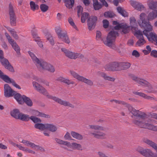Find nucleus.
<instances>
[{
    "label": "nucleus",
    "mask_w": 157,
    "mask_h": 157,
    "mask_svg": "<svg viewBox=\"0 0 157 157\" xmlns=\"http://www.w3.org/2000/svg\"><path fill=\"white\" fill-rule=\"evenodd\" d=\"M113 101L116 103L125 105L128 108L129 111L133 116L136 117L133 120V122L135 124L141 128L157 132V126H154L146 122L144 118L146 117L147 115L145 113L136 110L130 105L124 101L116 100H113Z\"/></svg>",
    "instance_id": "obj_1"
},
{
    "label": "nucleus",
    "mask_w": 157,
    "mask_h": 157,
    "mask_svg": "<svg viewBox=\"0 0 157 157\" xmlns=\"http://www.w3.org/2000/svg\"><path fill=\"white\" fill-rule=\"evenodd\" d=\"M70 73L74 78L77 79L79 81L82 82L90 86H92L93 85V83L91 81L79 75L74 71H70Z\"/></svg>",
    "instance_id": "obj_8"
},
{
    "label": "nucleus",
    "mask_w": 157,
    "mask_h": 157,
    "mask_svg": "<svg viewBox=\"0 0 157 157\" xmlns=\"http://www.w3.org/2000/svg\"><path fill=\"white\" fill-rule=\"evenodd\" d=\"M133 93L135 94L138 95L146 99L150 100H153V99H154L153 97L149 96H147L145 94L142 92H139L136 91H134L133 92Z\"/></svg>",
    "instance_id": "obj_21"
},
{
    "label": "nucleus",
    "mask_w": 157,
    "mask_h": 157,
    "mask_svg": "<svg viewBox=\"0 0 157 157\" xmlns=\"http://www.w3.org/2000/svg\"><path fill=\"white\" fill-rule=\"evenodd\" d=\"M77 13L78 17L80 16L83 11V8L81 6H77Z\"/></svg>",
    "instance_id": "obj_51"
},
{
    "label": "nucleus",
    "mask_w": 157,
    "mask_h": 157,
    "mask_svg": "<svg viewBox=\"0 0 157 157\" xmlns=\"http://www.w3.org/2000/svg\"><path fill=\"white\" fill-rule=\"evenodd\" d=\"M20 113L18 109H15L11 112L10 114L12 116L16 119H17Z\"/></svg>",
    "instance_id": "obj_29"
},
{
    "label": "nucleus",
    "mask_w": 157,
    "mask_h": 157,
    "mask_svg": "<svg viewBox=\"0 0 157 157\" xmlns=\"http://www.w3.org/2000/svg\"><path fill=\"white\" fill-rule=\"evenodd\" d=\"M131 64L128 62H124L119 63L120 70L127 69L130 67Z\"/></svg>",
    "instance_id": "obj_23"
},
{
    "label": "nucleus",
    "mask_w": 157,
    "mask_h": 157,
    "mask_svg": "<svg viewBox=\"0 0 157 157\" xmlns=\"http://www.w3.org/2000/svg\"><path fill=\"white\" fill-rule=\"evenodd\" d=\"M55 30L58 37L60 39L67 44H69L70 43V39L66 31L62 30L59 27H56Z\"/></svg>",
    "instance_id": "obj_6"
},
{
    "label": "nucleus",
    "mask_w": 157,
    "mask_h": 157,
    "mask_svg": "<svg viewBox=\"0 0 157 157\" xmlns=\"http://www.w3.org/2000/svg\"><path fill=\"white\" fill-rule=\"evenodd\" d=\"M30 119L34 123H40L41 122V120L39 118L34 116H32L30 117Z\"/></svg>",
    "instance_id": "obj_42"
},
{
    "label": "nucleus",
    "mask_w": 157,
    "mask_h": 157,
    "mask_svg": "<svg viewBox=\"0 0 157 157\" xmlns=\"http://www.w3.org/2000/svg\"><path fill=\"white\" fill-rule=\"evenodd\" d=\"M59 80L60 81L65 83L68 85H69L70 84H74L75 83V82L74 81H70L68 79H66L64 78L60 77L59 78Z\"/></svg>",
    "instance_id": "obj_37"
},
{
    "label": "nucleus",
    "mask_w": 157,
    "mask_h": 157,
    "mask_svg": "<svg viewBox=\"0 0 157 157\" xmlns=\"http://www.w3.org/2000/svg\"><path fill=\"white\" fill-rule=\"evenodd\" d=\"M97 18L96 17L92 16L87 20V25L89 30L94 29L95 26Z\"/></svg>",
    "instance_id": "obj_12"
},
{
    "label": "nucleus",
    "mask_w": 157,
    "mask_h": 157,
    "mask_svg": "<svg viewBox=\"0 0 157 157\" xmlns=\"http://www.w3.org/2000/svg\"><path fill=\"white\" fill-rule=\"evenodd\" d=\"M138 83L140 85L144 87H146L149 85V83L147 81L141 78L138 79Z\"/></svg>",
    "instance_id": "obj_34"
},
{
    "label": "nucleus",
    "mask_w": 157,
    "mask_h": 157,
    "mask_svg": "<svg viewBox=\"0 0 157 157\" xmlns=\"http://www.w3.org/2000/svg\"><path fill=\"white\" fill-rule=\"evenodd\" d=\"M118 35L117 31H112L108 34L106 40H103V43L106 46L112 48L113 45V42L115 41L116 36Z\"/></svg>",
    "instance_id": "obj_5"
},
{
    "label": "nucleus",
    "mask_w": 157,
    "mask_h": 157,
    "mask_svg": "<svg viewBox=\"0 0 157 157\" xmlns=\"http://www.w3.org/2000/svg\"><path fill=\"white\" fill-rule=\"evenodd\" d=\"M151 56L155 58L157 57V51L152 50L151 52Z\"/></svg>",
    "instance_id": "obj_60"
},
{
    "label": "nucleus",
    "mask_w": 157,
    "mask_h": 157,
    "mask_svg": "<svg viewBox=\"0 0 157 157\" xmlns=\"http://www.w3.org/2000/svg\"><path fill=\"white\" fill-rule=\"evenodd\" d=\"M33 87L36 90L44 95L46 96L49 98L52 99L55 101L65 106H69L72 108L74 107V105L70 103L69 102L63 100L56 97L50 95L46 90L37 82L33 81Z\"/></svg>",
    "instance_id": "obj_2"
},
{
    "label": "nucleus",
    "mask_w": 157,
    "mask_h": 157,
    "mask_svg": "<svg viewBox=\"0 0 157 157\" xmlns=\"http://www.w3.org/2000/svg\"><path fill=\"white\" fill-rule=\"evenodd\" d=\"M67 144V146L68 147L73 149H77L79 150H82V146L80 144L75 143H73L71 144L69 142H68Z\"/></svg>",
    "instance_id": "obj_18"
},
{
    "label": "nucleus",
    "mask_w": 157,
    "mask_h": 157,
    "mask_svg": "<svg viewBox=\"0 0 157 157\" xmlns=\"http://www.w3.org/2000/svg\"><path fill=\"white\" fill-rule=\"evenodd\" d=\"M33 79L34 80H36L39 82H42V80L41 78H38L37 77L35 76H33Z\"/></svg>",
    "instance_id": "obj_64"
},
{
    "label": "nucleus",
    "mask_w": 157,
    "mask_h": 157,
    "mask_svg": "<svg viewBox=\"0 0 157 157\" xmlns=\"http://www.w3.org/2000/svg\"><path fill=\"white\" fill-rule=\"evenodd\" d=\"M103 26L105 28H107L109 25V22L107 20H104L103 21Z\"/></svg>",
    "instance_id": "obj_55"
},
{
    "label": "nucleus",
    "mask_w": 157,
    "mask_h": 157,
    "mask_svg": "<svg viewBox=\"0 0 157 157\" xmlns=\"http://www.w3.org/2000/svg\"><path fill=\"white\" fill-rule=\"evenodd\" d=\"M41 10L43 12H46L48 9V7L45 4H42L40 6Z\"/></svg>",
    "instance_id": "obj_47"
},
{
    "label": "nucleus",
    "mask_w": 157,
    "mask_h": 157,
    "mask_svg": "<svg viewBox=\"0 0 157 157\" xmlns=\"http://www.w3.org/2000/svg\"><path fill=\"white\" fill-rule=\"evenodd\" d=\"M96 38V40H102L101 38V33L100 31H97Z\"/></svg>",
    "instance_id": "obj_50"
},
{
    "label": "nucleus",
    "mask_w": 157,
    "mask_h": 157,
    "mask_svg": "<svg viewBox=\"0 0 157 157\" xmlns=\"http://www.w3.org/2000/svg\"><path fill=\"white\" fill-rule=\"evenodd\" d=\"M17 119H19L23 121H28L30 120V117L27 114H25L21 113Z\"/></svg>",
    "instance_id": "obj_22"
},
{
    "label": "nucleus",
    "mask_w": 157,
    "mask_h": 157,
    "mask_svg": "<svg viewBox=\"0 0 157 157\" xmlns=\"http://www.w3.org/2000/svg\"><path fill=\"white\" fill-rule=\"evenodd\" d=\"M59 80L60 81L65 83L68 85H69L70 84H74L75 83V82L74 81H70L68 79H66L64 78L60 77L59 78Z\"/></svg>",
    "instance_id": "obj_36"
},
{
    "label": "nucleus",
    "mask_w": 157,
    "mask_h": 157,
    "mask_svg": "<svg viewBox=\"0 0 157 157\" xmlns=\"http://www.w3.org/2000/svg\"><path fill=\"white\" fill-rule=\"evenodd\" d=\"M146 87H147V88L146 91L147 92L149 93H155L156 92V88L153 87L150 83Z\"/></svg>",
    "instance_id": "obj_28"
},
{
    "label": "nucleus",
    "mask_w": 157,
    "mask_h": 157,
    "mask_svg": "<svg viewBox=\"0 0 157 157\" xmlns=\"http://www.w3.org/2000/svg\"><path fill=\"white\" fill-rule=\"evenodd\" d=\"M55 140L59 144L64 145L67 146V145H68L67 144L68 142L67 141H64L57 138H56L55 139Z\"/></svg>",
    "instance_id": "obj_49"
},
{
    "label": "nucleus",
    "mask_w": 157,
    "mask_h": 157,
    "mask_svg": "<svg viewBox=\"0 0 157 157\" xmlns=\"http://www.w3.org/2000/svg\"><path fill=\"white\" fill-rule=\"evenodd\" d=\"M21 150L32 154H35V152L34 151L30 149L27 147L23 146Z\"/></svg>",
    "instance_id": "obj_45"
},
{
    "label": "nucleus",
    "mask_w": 157,
    "mask_h": 157,
    "mask_svg": "<svg viewBox=\"0 0 157 157\" xmlns=\"http://www.w3.org/2000/svg\"><path fill=\"white\" fill-rule=\"evenodd\" d=\"M66 6L68 8L72 7L74 3V0H63Z\"/></svg>",
    "instance_id": "obj_32"
},
{
    "label": "nucleus",
    "mask_w": 157,
    "mask_h": 157,
    "mask_svg": "<svg viewBox=\"0 0 157 157\" xmlns=\"http://www.w3.org/2000/svg\"><path fill=\"white\" fill-rule=\"evenodd\" d=\"M111 71H116L120 70L119 63L117 62H113L111 63Z\"/></svg>",
    "instance_id": "obj_30"
},
{
    "label": "nucleus",
    "mask_w": 157,
    "mask_h": 157,
    "mask_svg": "<svg viewBox=\"0 0 157 157\" xmlns=\"http://www.w3.org/2000/svg\"><path fill=\"white\" fill-rule=\"evenodd\" d=\"M117 11L124 17L128 16V13L123 8L118 7L117 8Z\"/></svg>",
    "instance_id": "obj_31"
},
{
    "label": "nucleus",
    "mask_w": 157,
    "mask_h": 157,
    "mask_svg": "<svg viewBox=\"0 0 157 157\" xmlns=\"http://www.w3.org/2000/svg\"><path fill=\"white\" fill-rule=\"evenodd\" d=\"M136 150L140 154L145 157H156L157 155L154 153L150 149H144L140 147L136 148Z\"/></svg>",
    "instance_id": "obj_7"
},
{
    "label": "nucleus",
    "mask_w": 157,
    "mask_h": 157,
    "mask_svg": "<svg viewBox=\"0 0 157 157\" xmlns=\"http://www.w3.org/2000/svg\"><path fill=\"white\" fill-rule=\"evenodd\" d=\"M124 25L121 24H118L116 26H115L114 29L115 30H118L120 29L121 28H124Z\"/></svg>",
    "instance_id": "obj_58"
},
{
    "label": "nucleus",
    "mask_w": 157,
    "mask_h": 157,
    "mask_svg": "<svg viewBox=\"0 0 157 157\" xmlns=\"http://www.w3.org/2000/svg\"><path fill=\"white\" fill-rule=\"evenodd\" d=\"M99 75L102 77L105 80L110 81H114L115 78L113 77L108 76L106 74L103 72H101L99 73Z\"/></svg>",
    "instance_id": "obj_20"
},
{
    "label": "nucleus",
    "mask_w": 157,
    "mask_h": 157,
    "mask_svg": "<svg viewBox=\"0 0 157 157\" xmlns=\"http://www.w3.org/2000/svg\"><path fill=\"white\" fill-rule=\"evenodd\" d=\"M65 139L66 140H71L72 138L70 134L69 133L67 132L65 135L64 136Z\"/></svg>",
    "instance_id": "obj_57"
},
{
    "label": "nucleus",
    "mask_w": 157,
    "mask_h": 157,
    "mask_svg": "<svg viewBox=\"0 0 157 157\" xmlns=\"http://www.w3.org/2000/svg\"><path fill=\"white\" fill-rule=\"evenodd\" d=\"M84 56L82 54L78 53H76L75 59L77 58H79L80 59H82L84 58Z\"/></svg>",
    "instance_id": "obj_63"
},
{
    "label": "nucleus",
    "mask_w": 157,
    "mask_h": 157,
    "mask_svg": "<svg viewBox=\"0 0 157 157\" xmlns=\"http://www.w3.org/2000/svg\"><path fill=\"white\" fill-rule=\"evenodd\" d=\"M28 53L33 62L40 71L43 70H46L52 73L55 71V68L52 65L45 61H40L33 52L30 51L28 52Z\"/></svg>",
    "instance_id": "obj_3"
},
{
    "label": "nucleus",
    "mask_w": 157,
    "mask_h": 157,
    "mask_svg": "<svg viewBox=\"0 0 157 157\" xmlns=\"http://www.w3.org/2000/svg\"><path fill=\"white\" fill-rule=\"evenodd\" d=\"M132 55L136 58L139 57L140 56V54L139 52L136 50H134L133 51Z\"/></svg>",
    "instance_id": "obj_56"
},
{
    "label": "nucleus",
    "mask_w": 157,
    "mask_h": 157,
    "mask_svg": "<svg viewBox=\"0 0 157 157\" xmlns=\"http://www.w3.org/2000/svg\"><path fill=\"white\" fill-rule=\"evenodd\" d=\"M131 5L135 9L138 11H141L144 8V6L141 3L134 1H130Z\"/></svg>",
    "instance_id": "obj_15"
},
{
    "label": "nucleus",
    "mask_w": 157,
    "mask_h": 157,
    "mask_svg": "<svg viewBox=\"0 0 157 157\" xmlns=\"http://www.w3.org/2000/svg\"><path fill=\"white\" fill-rule=\"evenodd\" d=\"M5 35L8 40L9 42L12 45L13 48L17 54L20 53V49L17 43L12 39L9 35L7 33H5Z\"/></svg>",
    "instance_id": "obj_11"
},
{
    "label": "nucleus",
    "mask_w": 157,
    "mask_h": 157,
    "mask_svg": "<svg viewBox=\"0 0 157 157\" xmlns=\"http://www.w3.org/2000/svg\"><path fill=\"white\" fill-rule=\"evenodd\" d=\"M144 141L145 143L155 149L157 152V144L148 139L145 140Z\"/></svg>",
    "instance_id": "obj_25"
},
{
    "label": "nucleus",
    "mask_w": 157,
    "mask_h": 157,
    "mask_svg": "<svg viewBox=\"0 0 157 157\" xmlns=\"http://www.w3.org/2000/svg\"><path fill=\"white\" fill-rule=\"evenodd\" d=\"M71 134L72 136L76 139L81 140L83 138L82 136L77 132L72 131L71 132Z\"/></svg>",
    "instance_id": "obj_33"
},
{
    "label": "nucleus",
    "mask_w": 157,
    "mask_h": 157,
    "mask_svg": "<svg viewBox=\"0 0 157 157\" xmlns=\"http://www.w3.org/2000/svg\"><path fill=\"white\" fill-rule=\"evenodd\" d=\"M4 95L6 97H10L12 96L16 93V92L12 90L7 84L4 85Z\"/></svg>",
    "instance_id": "obj_13"
},
{
    "label": "nucleus",
    "mask_w": 157,
    "mask_h": 157,
    "mask_svg": "<svg viewBox=\"0 0 157 157\" xmlns=\"http://www.w3.org/2000/svg\"><path fill=\"white\" fill-rule=\"evenodd\" d=\"M15 93L14 95V98L19 104H23V103L24 97L25 95H23L21 96V94L18 93Z\"/></svg>",
    "instance_id": "obj_19"
},
{
    "label": "nucleus",
    "mask_w": 157,
    "mask_h": 157,
    "mask_svg": "<svg viewBox=\"0 0 157 157\" xmlns=\"http://www.w3.org/2000/svg\"><path fill=\"white\" fill-rule=\"evenodd\" d=\"M11 83H12V85L16 88H18L19 89H21V88L20 87V86L18 84H17L13 80H12V82Z\"/></svg>",
    "instance_id": "obj_61"
},
{
    "label": "nucleus",
    "mask_w": 157,
    "mask_h": 157,
    "mask_svg": "<svg viewBox=\"0 0 157 157\" xmlns=\"http://www.w3.org/2000/svg\"><path fill=\"white\" fill-rule=\"evenodd\" d=\"M20 142L23 143L24 144V145L27 146H29L30 143V142L29 141L24 140H23L22 141H21Z\"/></svg>",
    "instance_id": "obj_62"
},
{
    "label": "nucleus",
    "mask_w": 157,
    "mask_h": 157,
    "mask_svg": "<svg viewBox=\"0 0 157 157\" xmlns=\"http://www.w3.org/2000/svg\"><path fill=\"white\" fill-rule=\"evenodd\" d=\"M89 127L90 128L97 130L103 131L105 129L104 127L98 125H90Z\"/></svg>",
    "instance_id": "obj_39"
},
{
    "label": "nucleus",
    "mask_w": 157,
    "mask_h": 157,
    "mask_svg": "<svg viewBox=\"0 0 157 157\" xmlns=\"http://www.w3.org/2000/svg\"><path fill=\"white\" fill-rule=\"evenodd\" d=\"M29 112L31 114L33 115L34 116H35L40 117L46 118H49L50 117L49 115L40 112L38 111L35 109H30L29 111Z\"/></svg>",
    "instance_id": "obj_14"
},
{
    "label": "nucleus",
    "mask_w": 157,
    "mask_h": 157,
    "mask_svg": "<svg viewBox=\"0 0 157 157\" xmlns=\"http://www.w3.org/2000/svg\"><path fill=\"white\" fill-rule=\"evenodd\" d=\"M47 39L48 40L51 44L53 45L54 44V40L52 37L51 35H49L47 37Z\"/></svg>",
    "instance_id": "obj_52"
},
{
    "label": "nucleus",
    "mask_w": 157,
    "mask_h": 157,
    "mask_svg": "<svg viewBox=\"0 0 157 157\" xmlns=\"http://www.w3.org/2000/svg\"><path fill=\"white\" fill-rule=\"evenodd\" d=\"M23 103L25 102L26 104L29 106H31L33 105V102L31 100L26 96L24 97Z\"/></svg>",
    "instance_id": "obj_38"
},
{
    "label": "nucleus",
    "mask_w": 157,
    "mask_h": 157,
    "mask_svg": "<svg viewBox=\"0 0 157 157\" xmlns=\"http://www.w3.org/2000/svg\"><path fill=\"white\" fill-rule=\"evenodd\" d=\"M9 12L11 25L12 26H14L16 24V16L13 10V7L11 4L9 5Z\"/></svg>",
    "instance_id": "obj_9"
},
{
    "label": "nucleus",
    "mask_w": 157,
    "mask_h": 157,
    "mask_svg": "<svg viewBox=\"0 0 157 157\" xmlns=\"http://www.w3.org/2000/svg\"><path fill=\"white\" fill-rule=\"evenodd\" d=\"M47 124H43L42 123H38L34 125V127L37 129L40 130H44L46 128Z\"/></svg>",
    "instance_id": "obj_27"
},
{
    "label": "nucleus",
    "mask_w": 157,
    "mask_h": 157,
    "mask_svg": "<svg viewBox=\"0 0 157 157\" xmlns=\"http://www.w3.org/2000/svg\"><path fill=\"white\" fill-rule=\"evenodd\" d=\"M104 68L105 69L108 71H111V63L108 64L106 65H105L104 67Z\"/></svg>",
    "instance_id": "obj_59"
},
{
    "label": "nucleus",
    "mask_w": 157,
    "mask_h": 157,
    "mask_svg": "<svg viewBox=\"0 0 157 157\" xmlns=\"http://www.w3.org/2000/svg\"><path fill=\"white\" fill-rule=\"evenodd\" d=\"M92 134L96 138L101 139L104 138L105 134L102 132L97 131L92 133Z\"/></svg>",
    "instance_id": "obj_26"
},
{
    "label": "nucleus",
    "mask_w": 157,
    "mask_h": 157,
    "mask_svg": "<svg viewBox=\"0 0 157 157\" xmlns=\"http://www.w3.org/2000/svg\"><path fill=\"white\" fill-rule=\"evenodd\" d=\"M68 21L70 25L72 26L73 28L76 30H78V28L75 25L73 19L71 18H69L68 19Z\"/></svg>",
    "instance_id": "obj_48"
},
{
    "label": "nucleus",
    "mask_w": 157,
    "mask_h": 157,
    "mask_svg": "<svg viewBox=\"0 0 157 157\" xmlns=\"http://www.w3.org/2000/svg\"><path fill=\"white\" fill-rule=\"evenodd\" d=\"M34 40L37 43L40 40V39L39 37L38 36V35L36 34H32Z\"/></svg>",
    "instance_id": "obj_53"
},
{
    "label": "nucleus",
    "mask_w": 157,
    "mask_h": 157,
    "mask_svg": "<svg viewBox=\"0 0 157 157\" xmlns=\"http://www.w3.org/2000/svg\"><path fill=\"white\" fill-rule=\"evenodd\" d=\"M93 6L95 10H98L102 7V5L98 2L93 3Z\"/></svg>",
    "instance_id": "obj_46"
},
{
    "label": "nucleus",
    "mask_w": 157,
    "mask_h": 157,
    "mask_svg": "<svg viewBox=\"0 0 157 157\" xmlns=\"http://www.w3.org/2000/svg\"><path fill=\"white\" fill-rule=\"evenodd\" d=\"M104 15L106 17L112 18L114 17L115 14L112 12L108 11L104 13Z\"/></svg>",
    "instance_id": "obj_43"
},
{
    "label": "nucleus",
    "mask_w": 157,
    "mask_h": 157,
    "mask_svg": "<svg viewBox=\"0 0 157 157\" xmlns=\"http://www.w3.org/2000/svg\"><path fill=\"white\" fill-rule=\"evenodd\" d=\"M2 64L4 66L5 68L11 72H13L14 70L13 67L9 63L8 60L5 58H2L0 60Z\"/></svg>",
    "instance_id": "obj_16"
},
{
    "label": "nucleus",
    "mask_w": 157,
    "mask_h": 157,
    "mask_svg": "<svg viewBox=\"0 0 157 157\" xmlns=\"http://www.w3.org/2000/svg\"><path fill=\"white\" fill-rule=\"evenodd\" d=\"M147 4L149 8L153 10L148 14L147 19L149 20H153L157 17V1L149 0Z\"/></svg>",
    "instance_id": "obj_4"
},
{
    "label": "nucleus",
    "mask_w": 157,
    "mask_h": 157,
    "mask_svg": "<svg viewBox=\"0 0 157 157\" xmlns=\"http://www.w3.org/2000/svg\"><path fill=\"white\" fill-rule=\"evenodd\" d=\"M0 78H2L5 82L11 83L13 79H11L8 76L6 75H4L2 72L0 70Z\"/></svg>",
    "instance_id": "obj_24"
},
{
    "label": "nucleus",
    "mask_w": 157,
    "mask_h": 157,
    "mask_svg": "<svg viewBox=\"0 0 157 157\" xmlns=\"http://www.w3.org/2000/svg\"><path fill=\"white\" fill-rule=\"evenodd\" d=\"M61 50L68 58L71 59H75L76 53L71 52L65 48H62Z\"/></svg>",
    "instance_id": "obj_17"
},
{
    "label": "nucleus",
    "mask_w": 157,
    "mask_h": 157,
    "mask_svg": "<svg viewBox=\"0 0 157 157\" xmlns=\"http://www.w3.org/2000/svg\"><path fill=\"white\" fill-rule=\"evenodd\" d=\"M89 14L87 13H83L82 15L81 21L82 23H84L86 19L88 17Z\"/></svg>",
    "instance_id": "obj_44"
},
{
    "label": "nucleus",
    "mask_w": 157,
    "mask_h": 157,
    "mask_svg": "<svg viewBox=\"0 0 157 157\" xmlns=\"http://www.w3.org/2000/svg\"><path fill=\"white\" fill-rule=\"evenodd\" d=\"M10 143L14 146H16L18 147L20 150H21L22 146L21 144H17L13 141L10 142Z\"/></svg>",
    "instance_id": "obj_54"
},
{
    "label": "nucleus",
    "mask_w": 157,
    "mask_h": 157,
    "mask_svg": "<svg viewBox=\"0 0 157 157\" xmlns=\"http://www.w3.org/2000/svg\"><path fill=\"white\" fill-rule=\"evenodd\" d=\"M46 129H48L52 132H55L57 130V128L54 125L47 124Z\"/></svg>",
    "instance_id": "obj_35"
},
{
    "label": "nucleus",
    "mask_w": 157,
    "mask_h": 157,
    "mask_svg": "<svg viewBox=\"0 0 157 157\" xmlns=\"http://www.w3.org/2000/svg\"><path fill=\"white\" fill-rule=\"evenodd\" d=\"M136 20L134 17H131L130 18V24L132 29L134 28L136 26Z\"/></svg>",
    "instance_id": "obj_41"
},
{
    "label": "nucleus",
    "mask_w": 157,
    "mask_h": 157,
    "mask_svg": "<svg viewBox=\"0 0 157 157\" xmlns=\"http://www.w3.org/2000/svg\"><path fill=\"white\" fill-rule=\"evenodd\" d=\"M135 35L139 39L136 43L137 45L139 46H141L145 43L146 41L144 39L143 34L141 31L140 30L136 31L135 33Z\"/></svg>",
    "instance_id": "obj_10"
},
{
    "label": "nucleus",
    "mask_w": 157,
    "mask_h": 157,
    "mask_svg": "<svg viewBox=\"0 0 157 157\" xmlns=\"http://www.w3.org/2000/svg\"><path fill=\"white\" fill-rule=\"evenodd\" d=\"M30 5L31 9L33 11H35L36 10H38L39 9V6L35 3L33 1H31L30 3Z\"/></svg>",
    "instance_id": "obj_40"
}]
</instances>
